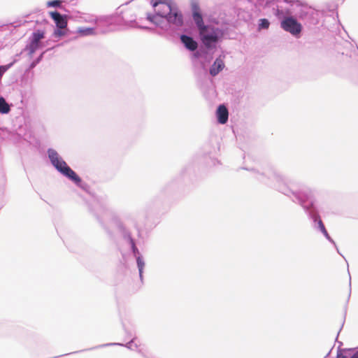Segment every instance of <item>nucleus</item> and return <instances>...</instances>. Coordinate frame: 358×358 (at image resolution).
I'll return each mask as SVG.
<instances>
[{
    "label": "nucleus",
    "instance_id": "f257e3e1",
    "mask_svg": "<svg viewBox=\"0 0 358 358\" xmlns=\"http://www.w3.org/2000/svg\"><path fill=\"white\" fill-rule=\"evenodd\" d=\"M241 169L247 170L252 173L254 178L262 183L274 188L279 192L288 196L292 201L300 205L308 217L312 221L314 229L321 232L341 255L336 242L329 234L320 215L317 201L313 191L306 187L296 188L285 176L278 172L272 167L262 169L242 166Z\"/></svg>",
    "mask_w": 358,
    "mask_h": 358
},
{
    "label": "nucleus",
    "instance_id": "f03ea898",
    "mask_svg": "<svg viewBox=\"0 0 358 358\" xmlns=\"http://www.w3.org/2000/svg\"><path fill=\"white\" fill-rule=\"evenodd\" d=\"M191 13L193 22L198 30V39L200 48L192 54V59H201V68L207 71V66L211 62L214 52L220 47L224 39L229 36L230 24L224 18H218L213 15L207 17V23L204 22L203 13L199 3L192 1L190 3Z\"/></svg>",
    "mask_w": 358,
    "mask_h": 358
},
{
    "label": "nucleus",
    "instance_id": "7ed1b4c3",
    "mask_svg": "<svg viewBox=\"0 0 358 358\" xmlns=\"http://www.w3.org/2000/svg\"><path fill=\"white\" fill-rule=\"evenodd\" d=\"M96 201L95 207L91 209L94 216L110 238L114 237V233L106 224L105 219L109 217L115 224L124 242L129 246V250L136 259L141 282L143 284V272L145 262L143 255L137 247V241L127 224V222H130L136 229L137 236L139 238H141L142 229L137 221L138 213L137 212L124 213L122 219L110 208V201L107 196H96Z\"/></svg>",
    "mask_w": 358,
    "mask_h": 358
},
{
    "label": "nucleus",
    "instance_id": "20e7f679",
    "mask_svg": "<svg viewBox=\"0 0 358 358\" xmlns=\"http://www.w3.org/2000/svg\"><path fill=\"white\" fill-rule=\"evenodd\" d=\"M279 1H282L291 6V10L303 24V26L310 28L319 23V10L301 0H257V3L260 6L266 8Z\"/></svg>",
    "mask_w": 358,
    "mask_h": 358
},
{
    "label": "nucleus",
    "instance_id": "39448f33",
    "mask_svg": "<svg viewBox=\"0 0 358 358\" xmlns=\"http://www.w3.org/2000/svg\"><path fill=\"white\" fill-rule=\"evenodd\" d=\"M146 18L164 30H178L184 25L183 14L176 3L169 6L166 9H158L157 14L147 13Z\"/></svg>",
    "mask_w": 358,
    "mask_h": 358
},
{
    "label": "nucleus",
    "instance_id": "423d86ee",
    "mask_svg": "<svg viewBox=\"0 0 358 358\" xmlns=\"http://www.w3.org/2000/svg\"><path fill=\"white\" fill-rule=\"evenodd\" d=\"M47 155L51 165L58 173L69 179L78 187L90 193V185L83 181L78 174L67 164L56 150L48 148Z\"/></svg>",
    "mask_w": 358,
    "mask_h": 358
},
{
    "label": "nucleus",
    "instance_id": "0eeeda50",
    "mask_svg": "<svg viewBox=\"0 0 358 358\" xmlns=\"http://www.w3.org/2000/svg\"><path fill=\"white\" fill-rule=\"evenodd\" d=\"M275 16L280 21V26L285 31L296 38H301L303 29V24L298 20L290 8L280 9L278 6L273 8Z\"/></svg>",
    "mask_w": 358,
    "mask_h": 358
},
{
    "label": "nucleus",
    "instance_id": "6e6552de",
    "mask_svg": "<svg viewBox=\"0 0 358 358\" xmlns=\"http://www.w3.org/2000/svg\"><path fill=\"white\" fill-rule=\"evenodd\" d=\"M195 173V166L192 164L185 166L179 175L174 179L167 182L162 189L161 193L164 196H169L175 192L182 184L189 182Z\"/></svg>",
    "mask_w": 358,
    "mask_h": 358
},
{
    "label": "nucleus",
    "instance_id": "1a4fd4ad",
    "mask_svg": "<svg viewBox=\"0 0 358 358\" xmlns=\"http://www.w3.org/2000/svg\"><path fill=\"white\" fill-rule=\"evenodd\" d=\"M49 15L56 25L53 35L55 37H62L66 35V31L63 29L67 26V18L66 15H62L57 10L50 11Z\"/></svg>",
    "mask_w": 358,
    "mask_h": 358
},
{
    "label": "nucleus",
    "instance_id": "9d476101",
    "mask_svg": "<svg viewBox=\"0 0 358 358\" xmlns=\"http://www.w3.org/2000/svg\"><path fill=\"white\" fill-rule=\"evenodd\" d=\"M192 34V29L190 28H184L183 29V33L180 34L179 35V38L180 40V42L184 45V47L192 52V53L197 50L198 48V43L197 41L194 38V37L191 35Z\"/></svg>",
    "mask_w": 358,
    "mask_h": 358
},
{
    "label": "nucleus",
    "instance_id": "9b49d317",
    "mask_svg": "<svg viewBox=\"0 0 358 358\" xmlns=\"http://www.w3.org/2000/svg\"><path fill=\"white\" fill-rule=\"evenodd\" d=\"M86 22L94 21L96 29L101 34L106 33L109 31V26L113 23V18L111 17L102 16L100 17H96L94 19L92 16H87V18H84Z\"/></svg>",
    "mask_w": 358,
    "mask_h": 358
},
{
    "label": "nucleus",
    "instance_id": "f8f14e48",
    "mask_svg": "<svg viewBox=\"0 0 358 358\" xmlns=\"http://www.w3.org/2000/svg\"><path fill=\"white\" fill-rule=\"evenodd\" d=\"M113 22L114 21L113 20ZM115 22L120 24H124L130 28H137V29H149V28L148 27L141 26V25L138 24V23L136 21V15L133 16L132 15H130V17H129L127 16V13L125 14L122 15L120 17V19L116 20Z\"/></svg>",
    "mask_w": 358,
    "mask_h": 358
},
{
    "label": "nucleus",
    "instance_id": "ddd939ff",
    "mask_svg": "<svg viewBox=\"0 0 358 358\" xmlns=\"http://www.w3.org/2000/svg\"><path fill=\"white\" fill-rule=\"evenodd\" d=\"M217 122L220 124H224L229 120V110L224 104L217 106L215 112Z\"/></svg>",
    "mask_w": 358,
    "mask_h": 358
},
{
    "label": "nucleus",
    "instance_id": "4468645a",
    "mask_svg": "<svg viewBox=\"0 0 358 358\" xmlns=\"http://www.w3.org/2000/svg\"><path fill=\"white\" fill-rule=\"evenodd\" d=\"M336 358H358V346L352 348H337Z\"/></svg>",
    "mask_w": 358,
    "mask_h": 358
},
{
    "label": "nucleus",
    "instance_id": "2eb2a0df",
    "mask_svg": "<svg viewBox=\"0 0 358 358\" xmlns=\"http://www.w3.org/2000/svg\"><path fill=\"white\" fill-rule=\"evenodd\" d=\"M224 68V63L222 59L217 57L213 62L209 69V73L211 76H216Z\"/></svg>",
    "mask_w": 358,
    "mask_h": 358
},
{
    "label": "nucleus",
    "instance_id": "dca6fc26",
    "mask_svg": "<svg viewBox=\"0 0 358 358\" xmlns=\"http://www.w3.org/2000/svg\"><path fill=\"white\" fill-rule=\"evenodd\" d=\"M150 3L155 10V13L157 14L158 9H166L169 6H172L175 3L173 0H151Z\"/></svg>",
    "mask_w": 358,
    "mask_h": 358
},
{
    "label": "nucleus",
    "instance_id": "f3484780",
    "mask_svg": "<svg viewBox=\"0 0 358 358\" xmlns=\"http://www.w3.org/2000/svg\"><path fill=\"white\" fill-rule=\"evenodd\" d=\"M135 339H130V341L129 342H127V343L125 344H122V343H106V344H103V345H100L99 346H96V347H94V348H92V349H95V348H103V347H106V346H112V345H120V346H124L125 348L131 350H138V345L137 344H133L134 342ZM90 350H92V348H90Z\"/></svg>",
    "mask_w": 358,
    "mask_h": 358
},
{
    "label": "nucleus",
    "instance_id": "a211bd4d",
    "mask_svg": "<svg viewBox=\"0 0 358 358\" xmlns=\"http://www.w3.org/2000/svg\"><path fill=\"white\" fill-rule=\"evenodd\" d=\"M76 32L82 36H93L99 33L96 27H78Z\"/></svg>",
    "mask_w": 358,
    "mask_h": 358
},
{
    "label": "nucleus",
    "instance_id": "6ab92c4d",
    "mask_svg": "<svg viewBox=\"0 0 358 358\" xmlns=\"http://www.w3.org/2000/svg\"><path fill=\"white\" fill-rule=\"evenodd\" d=\"M12 104H8L6 99L0 96V114H8L11 110Z\"/></svg>",
    "mask_w": 358,
    "mask_h": 358
},
{
    "label": "nucleus",
    "instance_id": "aec40b11",
    "mask_svg": "<svg viewBox=\"0 0 358 358\" xmlns=\"http://www.w3.org/2000/svg\"><path fill=\"white\" fill-rule=\"evenodd\" d=\"M41 48V43H35L29 41V43L25 47V50L29 51V56L31 57L33 54Z\"/></svg>",
    "mask_w": 358,
    "mask_h": 358
},
{
    "label": "nucleus",
    "instance_id": "412c9836",
    "mask_svg": "<svg viewBox=\"0 0 358 358\" xmlns=\"http://www.w3.org/2000/svg\"><path fill=\"white\" fill-rule=\"evenodd\" d=\"M45 37V32L42 30L37 29L34 31L29 37V41L35 43H40V41Z\"/></svg>",
    "mask_w": 358,
    "mask_h": 358
},
{
    "label": "nucleus",
    "instance_id": "4be33fe9",
    "mask_svg": "<svg viewBox=\"0 0 358 358\" xmlns=\"http://www.w3.org/2000/svg\"><path fill=\"white\" fill-rule=\"evenodd\" d=\"M62 0H50L47 1L46 6L48 8H57L59 9L64 10L65 12H69L64 6L62 5Z\"/></svg>",
    "mask_w": 358,
    "mask_h": 358
},
{
    "label": "nucleus",
    "instance_id": "5701e85b",
    "mask_svg": "<svg viewBox=\"0 0 358 358\" xmlns=\"http://www.w3.org/2000/svg\"><path fill=\"white\" fill-rule=\"evenodd\" d=\"M45 51L41 52L36 59H34L29 65L26 71H29L34 69L43 59Z\"/></svg>",
    "mask_w": 358,
    "mask_h": 358
},
{
    "label": "nucleus",
    "instance_id": "b1692460",
    "mask_svg": "<svg viewBox=\"0 0 358 358\" xmlns=\"http://www.w3.org/2000/svg\"><path fill=\"white\" fill-rule=\"evenodd\" d=\"M123 329H124V333H125V337L127 339H136V331L134 330V329L133 328H129V327H127L124 324H123Z\"/></svg>",
    "mask_w": 358,
    "mask_h": 358
},
{
    "label": "nucleus",
    "instance_id": "393cba45",
    "mask_svg": "<svg viewBox=\"0 0 358 358\" xmlns=\"http://www.w3.org/2000/svg\"><path fill=\"white\" fill-rule=\"evenodd\" d=\"M271 23L270 21L266 18H260L258 20L257 29L259 31L262 29H268Z\"/></svg>",
    "mask_w": 358,
    "mask_h": 358
},
{
    "label": "nucleus",
    "instance_id": "a878e982",
    "mask_svg": "<svg viewBox=\"0 0 358 358\" xmlns=\"http://www.w3.org/2000/svg\"><path fill=\"white\" fill-rule=\"evenodd\" d=\"M138 352L139 354L141 355V356L143 357V358H156L154 356L152 355H148L147 354H145L144 352L142 351V350L139 349L138 350Z\"/></svg>",
    "mask_w": 358,
    "mask_h": 358
},
{
    "label": "nucleus",
    "instance_id": "bb28decb",
    "mask_svg": "<svg viewBox=\"0 0 358 358\" xmlns=\"http://www.w3.org/2000/svg\"><path fill=\"white\" fill-rule=\"evenodd\" d=\"M349 286H350V291H349V294H348V299H347V303L349 301L350 295H351V277L350 276Z\"/></svg>",
    "mask_w": 358,
    "mask_h": 358
},
{
    "label": "nucleus",
    "instance_id": "cd10ccee",
    "mask_svg": "<svg viewBox=\"0 0 358 358\" xmlns=\"http://www.w3.org/2000/svg\"><path fill=\"white\" fill-rule=\"evenodd\" d=\"M334 349V346L330 349V350L328 352V353L324 356V358H329L330 357V354Z\"/></svg>",
    "mask_w": 358,
    "mask_h": 358
},
{
    "label": "nucleus",
    "instance_id": "c85d7f7f",
    "mask_svg": "<svg viewBox=\"0 0 358 358\" xmlns=\"http://www.w3.org/2000/svg\"><path fill=\"white\" fill-rule=\"evenodd\" d=\"M343 325H344V322H343V324H342V325H341V327L339 329V331H338V332L337 336H336V341H338V336L339 333L341 332V329H342V328H343Z\"/></svg>",
    "mask_w": 358,
    "mask_h": 358
},
{
    "label": "nucleus",
    "instance_id": "c756f323",
    "mask_svg": "<svg viewBox=\"0 0 358 358\" xmlns=\"http://www.w3.org/2000/svg\"><path fill=\"white\" fill-rule=\"evenodd\" d=\"M213 164L215 166L217 163V164L219 163V162H218V160H217V159H215L213 161Z\"/></svg>",
    "mask_w": 358,
    "mask_h": 358
},
{
    "label": "nucleus",
    "instance_id": "7c9ffc66",
    "mask_svg": "<svg viewBox=\"0 0 358 358\" xmlns=\"http://www.w3.org/2000/svg\"><path fill=\"white\" fill-rule=\"evenodd\" d=\"M338 348H342L341 346L343 345V342L338 341Z\"/></svg>",
    "mask_w": 358,
    "mask_h": 358
},
{
    "label": "nucleus",
    "instance_id": "2f4dec72",
    "mask_svg": "<svg viewBox=\"0 0 358 358\" xmlns=\"http://www.w3.org/2000/svg\"><path fill=\"white\" fill-rule=\"evenodd\" d=\"M346 309H347V305L345 307V313H344V317H345L346 315Z\"/></svg>",
    "mask_w": 358,
    "mask_h": 358
},
{
    "label": "nucleus",
    "instance_id": "473e14b6",
    "mask_svg": "<svg viewBox=\"0 0 358 358\" xmlns=\"http://www.w3.org/2000/svg\"><path fill=\"white\" fill-rule=\"evenodd\" d=\"M334 358V357H333Z\"/></svg>",
    "mask_w": 358,
    "mask_h": 358
}]
</instances>
